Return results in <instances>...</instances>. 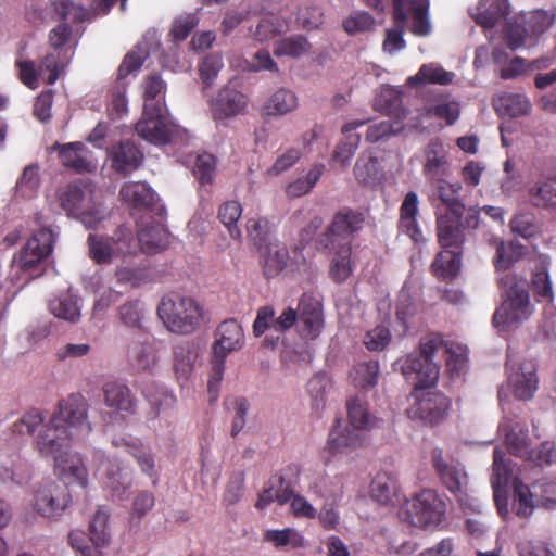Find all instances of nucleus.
Listing matches in <instances>:
<instances>
[{
  "label": "nucleus",
  "instance_id": "f257e3e1",
  "mask_svg": "<svg viewBox=\"0 0 556 556\" xmlns=\"http://www.w3.org/2000/svg\"><path fill=\"white\" fill-rule=\"evenodd\" d=\"M55 235L48 227L40 228L27 240L10 265L8 279L13 286L22 289L45 273V261L52 253Z\"/></svg>",
  "mask_w": 556,
  "mask_h": 556
},
{
  "label": "nucleus",
  "instance_id": "f03ea898",
  "mask_svg": "<svg viewBox=\"0 0 556 556\" xmlns=\"http://www.w3.org/2000/svg\"><path fill=\"white\" fill-rule=\"evenodd\" d=\"M58 200L67 216L77 218L89 229L104 219L102 204L96 200L91 186L83 180L60 189Z\"/></svg>",
  "mask_w": 556,
  "mask_h": 556
},
{
  "label": "nucleus",
  "instance_id": "7ed1b4c3",
  "mask_svg": "<svg viewBox=\"0 0 556 556\" xmlns=\"http://www.w3.org/2000/svg\"><path fill=\"white\" fill-rule=\"evenodd\" d=\"M157 314L170 332L190 334L200 327L203 308L191 296L170 293L163 296Z\"/></svg>",
  "mask_w": 556,
  "mask_h": 556
},
{
  "label": "nucleus",
  "instance_id": "20e7f679",
  "mask_svg": "<svg viewBox=\"0 0 556 556\" xmlns=\"http://www.w3.org/2000/svg\"><path fill=\"white\" fill-rule=\"evenodd\" d=\"M506 300L495 311L492 323L495 328L506 330L516 327L531 314L528 282L515 275L506 274L501 278Z\"/></svg>",
  "mask_w": 556,
  "mask_h": 556
},
{
  "label": "nucleus",
  "instance_id": "39448f33",
  "mask_svg": "<svg viewBox=\"0 0 556 556\" xmlns=\"http://www.w3.org/2000/svg\"><path fill=\"white\" fill-rule=\"evenodd\" d=\"M480 210L469 207L466 212H445L437 214V238L442 249L460 250L470 230L479 226Z\"/></svg>",
  "mask_w": 556,
  "mask_h": 556
},
{
  "label": "nucleus",
  "instance_id": "423d86ee",
  "mask_svg": "<svg viewBox=\"0 0 556 556\" xmlns=\"http://www.w3.org/2000/svg\"><path fill=\"white\" fill-rule=\"evenodd\" d=\"M444 514L445 503L430 489L422 490L406 501L400 513L403 520L418 528L440 523Z\"/></svg>",
  "mask_w": 556,
  "mask_h": 556
},
{
  "label": "nucleus",
  "instance_id": "0eeeda50",
  "mask_svg": "<svg viewBox=\"0 0 556 556\" xmlns=\"http://www.w3.org/2000/svg\"><path fill=\"white\" fill-rule=\"evenodd\" d=\"M366 216L361 210L344 206L334 213L331 222L318 236L320 249H331L340 243L351 242L365 225Z\"/></svg>",
  "mask_w": 556,
  "mask_h": 556
},
{
  "label": "nucleus",
  "instance_id": "6e6552de",
  "mask_svg": "<svg viewBox=\"0 0 556 556\" xmlns=\"http://www.w3.org/2000/svg\"><path fill=\"white\" fill-rule=\"evenodd\" d=\"M89 255L97 264H108L114 257L131 254L136 249L132 230L121 225L111 237L90 233L87 239Z\"/></svg>",
  "mask_w": 556,
  "mask_h": 556
},
{
  "label": "nucleus",
  "instance_id": "1a4fd4ad",
  "mask_svg": "<svg viewBox=\"0 0 556 556\" xmlns=\"http://www.w3.org/2000/svg\"><path fill=\"white\" fill-rule=\"evenodd\" d=\"M434 350H412L405 357L395 362L400 370L416 388L429 389L438 380L439 367L433 361Z\"/></svg>",
  "mask_w": 556,
  "mask_h": 556
},
{
  "label": "nucleus",
  "instance_id": "9d476101",
  "mask_svg": "<svg viewBox=\"0 0 556 556\" xmlns=\"http://www.w3.org/2000/svg\"><path fill=\"white\" fill-rule=\"evenodd\" d=\"M51 418L55 425H61L78 440L84 439L91 431V424L88 419V403L78 393H72L62 399Z\"/></svg>",
  "mask_w": 556,
  "mask_h": 556
},
{
  "label": "nucleus",
  "instance_id": "9b49d317",
  "mask_svg": "<svg viewBox=\"0 0 556 556\" xmlns=\"http://www.w3.org/2000/svg\"><path fill=\"white\" fill-rule=\"evenodd\" d=\"M412 404L407 414L412 419H419L427 425H437L444 419L450 401L442 393L416 388L412 394Z\"/></svg>",
  "mask_w": 556,
  "mask_h": 556
},
{
  "label": "nucleus",
  "instance_id": "f8f14e48",
  "mask_svg": "<svg viewBox=\"0 0 556 556\" xmlns=\"http://www.w3.org/2000/svg\"><path fill=\"white\" fill-rule=\"evenodd\" d=\"M431 459L441 482L462 501L467 492L469 482L465 467L459 462L452 459L439 447L432 451Z\"/></svg>",
  "mask_w": 556,
  "mask_h": 556
},
{
  "label": "nucleus",
  "instance_id": "ddd939ff",
  "mask_svg": "<svg viewBox=\"0 0 556 556\" xmlns=\"http://www.w3.org/2000/svg\"><path fill=\"white\" fill-rule=\"evenodd\" d=\"M507 365L510 369L509 386L518 400H529L538 389L536 365L531 359H521L509 353Z\"/></svg>",
  "mask_w": 556,
  "mask_h": 556
},
{
  "label": "nucleus",
  "instance_id": "4468645a",
  "mask_svg": "<svg viewBox=\"0 0 556 556\" xmlns=\"http://www.w3.org/2000/svg\"><path fill=\"white\" fill-rule=\"evenodd\" d=\"M137 134L146 141L162 146L170 141L172 126L165 121L163 109L143 106L140 121L136 124Z\"/></svg>",
  "mask_w": 556,
  "mask_h": 556
},
{
  "label": "nucleus",
  "instance_id": "2eb2a0df",
  "mask_svg": "<svg viewBox=\"0 0 556 556\" xmlns=\"http://www.w3.org/2000/svg\"><path fill=\"white\" fill-rule=\"evenodd\" d=\"M248 97L228 85L222 87L216 96L208 101L210 110L215 121H223L243 114L248 109Z\"/></svg>",
  "mask_w": 556,
  "mask_h": 556
},
{
  "label": "nucleus",
  "instance_id": "dca6fc26",
  "mask_svg": "<svg viewBox=\"0 0 556 556\" xmlns=\"http://www.w3.org/2000/svg\"><path fill=\"white\" fill-rule=\"evenodd\" d=\"M299 317L296 329L302 339L315 340L324 329L321 304L313 296L304 294L298 304Z\"/></svg>",
  "mask_w": 556,
  "mask_h": 556
},
{
  "label": "nucleus",
  "instance_id": "f3484780",
  "mask_svg": "<svg viewBox=\"0 0 556 556\" xmlns=\"http://www.w3.org/2000/svg\"><path fill=\"white\" fill-rule=\"evenodd\" d=\"M51 150L58 152L62 166L74 173H91L97 167L91 151L80 141L55 142Z\"/></svg>",
  "mask_w": 556,
  "mask_h": 556
},
{
  "label": "nucleus",
  "instance_id": "a211bd4d",
  "mask_svg": "<svg viewBox=\"0 0 556 556\" xmlns=\"http://www.w3.org/2000/svg\"><path fill=\"white\" fill-rule=\"evenodd\" d=\"M74 441L79 440L61 425H55L50 417L49 422L40 430L36 445L42 456L54 458L67 451Z\"/></svg>",
  "mask_w": 556,
  "mask_h": 556
},
{
  "label": "nucleus",
  "instance_id": "6ab92c4d",
  "mask_svg": "<svg viewBox=\"0 0 556 556\" xmlns=\"http://www.w3.org/2000/svg\"><path fill=\"white\" fill-rule=\"evenodd\" d=\"M68 503L70 497L64 485L48 483L36 491L34 508L45 517H52L64 510Z\"/></svg>",
  "mask_w": 556,
  "mask_h": 556
},
{
  "label": "nucleus",
  "instance_id": "aec40b11",
  "mask_svg": "<svg viewBox=\"0 0 556 556\" xmlns=\"http://www.w3.org/2000/svg\"><path fill=\"white\" fill-rule=\"evenodd\" d=\"M425 163L422 173L431 184L448 174L447 151L440 138H432L424 149Z\"/></svg>",
  "mask_w": 556,
  "mask_h": 556
},
{
  "label": "nucleus",
  "instance_id": "412c9836",
  "mask_svg": "<svg viewBox=\"0 0 556 556\" xmlns=\"http://www.w3.org/2000/svg\"><path fill=\"white\" fill-rule=\"evenodd\" d=\"M112 168L123 176L138 169L143 163V152L131 141H121L110 150Z\"/></svg>",
  "mask_w": 556,
  "mask_h": 556
},
{
  "label": "nucleus",
  "instance_id": "4be33fe9",
  "mask_svg": "<svg viewBox=\"0 0 556 556\" xmlns=\"http://www.w3.org/2000/svg\"><path fill=\"white\" fill-rule=\"evenodd\" d=\"M119 198L130 208L138 212L152 211L157 203L155 191L142 181L125 182L121 187Z\"/></svg>",
  "mask_w": 556,
  "mask_h": 556
},
{
  "label": "nucleus",
  "instance_id": "5701e85b",
  "mask_svg": "<svg viewBox=\"0 0 556 556\" xmlns=\"http://www.w3.org/2000/svg\"><path fill=\"white\" fill-rule=\"evenodd\" d=\"M55 473L67 484L78 483L85 486L87 483V469L78 453L70 448L52 458Z\"/></svg>",
  "mask_w": 556,
  "mask_h": 556
},
{
  "label": "nucleus",
  "instance_id": "b1692460",
  "mask_svg": "<svg viewBox=\"0 0 556 556\" xmlns=\"http://www.w3.org/2000/svg\"><path fill=\"white\" fill-rule=\"evenodd\" d=\"M513 472L508 464L504 460L503 453L498 450L494 451L493 473L491 484L493 495L498 513L504 516L507 514V488Z\"/></svg>",
  "mask_w": 556,
  "mask_h": 556
},
{
  "label": "nucleus",
  "instance_id": "393cba45",
  "mask_svg": "<svg viewBox=\"0 0 556 556\" xmlns=\"http://www.w3.org/2000/svg\"><path fill=\"white\" fill-rule=\"evenodd\" d=\"M531 204L556 211V173L541 175L528 189Z\"/></svg>",
  "mask_w": 556,
  "mask_h": 556
},
{
  "label": "nucleus",
  "instance_id": "a878e982",
  "mask_svg": "<svg viewBox=\"0 0 556 556\" xmlns=\"http://www.w3.org/2000/svg\"><path fill=\"white\" fill-rule=\"evenodd\" d=\"M138 243L147 254L156 253L169 244V232L161 222L152 223L138 230Z\"/></svg>",
  "mask_w": 556,
  "mask_h": 556
},
{
  "label": "nucleus",
  "instance_id": "bb28decb",
  "mask_svg": "<svg viewBox=\"0 0 556 556\" xmlns=\"http://www.w3.org/2000/svg\"><path fill=\"white\" fill-rule=\"evenodd\" d=\"M462 255L460 250L443 249L435 255L431 264L432 275L439 280L452 281L460 273Z\"/></svg>",
  "mask_w": 556,
  "mask_h": 556
},
{
  "label": "nucleus",
  "instance_id": "cd10ccee",
  "mask_svg": "<svg viewBox=\"0 0 556 556\" xmlns=\"http://www.w3.org/2000/svg\"><path fill=\"white\" fill-rule=\"evenodd\" d=\"M325 250L334 252L330 261L329 277L336 283L346 281L353 273L351 242L340 243L331 249Z\"/></svg>",
  "mask_w": 556,
  "mask_h": 556
},
{
  "label": "nucleus",
  "instance_id": "c85d7f7f",
  "mask_svg": "<svg viewBox=\"0 0 556 556\" xmlns=\"http://www.w3.org/2000/svg\"><path fill=\"white\" fill-rule=\"evenodd\" d=\"M401 4L404 8V13H412L413 22L409 30L418 37L428 36L431 33V24L429 21V0L413 1V0H401ZM393 12H395V0H392Z\"/></svg>",
  "mask_w": 556,
  "mask_h": 556
},
{
  "label": "nucleus",
  "instance_id": "c756f323",
  "mask_svg": "<svg viewBox=\"0 0 556 556\" xmlns=\"http://www.w3.org/2000/svg\"><path fill=\"white\" fill-rule=\"evenodd\" d=\"M361 431L346 425L342 420H337L329 433L328 446L333 453H345L351 448L361 445Z\"/></svg>",
  "mask_w": 556,
  "mask_h": 556
},
{
  "label": "nucleus",
  "instance_id": "7c9ffc66",
  "mask_svg": "<svg viewBox=\"0 0 556 556\" xmlns=\"http://www.w3.org/2000/svg\"><path fill=\"white\" fill-rule=\"evenodd\" d=\"M106 477V486L112 494L118 498L126 495L127 490L131 485V470L117 459L109 460L104 468Z\"/></svg>",
  "mask_w": 556,
  "mask_h": 556
},
{
  "label": "nucleus",
  "instance_id": "2f4dec72",
  "mask_svg": "<svg viewBox=\"0 0 556 556\" xmlns=\"http://www.w3.org/2000/svg\"><path fill=\"white\" fill-rule=\"evenodd\" d=\"M394 27L387 29L386 37L382 43L383 51L393 54L406 47L404 40L405 25L407 15L404 13V8L401 0H395V12H393Z\"/></svg>",
  "mask_w": 556,
  "mask_h": 556
},
{
  "label": "nucleus",
  "instance_id": "473e14b6",
  "mask_svg": "<svg viewBox=\"0 0 556 556\" xmlns=\"http://www.w3.org/2000/svg\"><path fill=\"white\" fill-rule=\"evenodd\" d=\"M212 348H242L245 336L242 326L235 318L222 321L214 331Z\"/></svg>",
  "mask_w": 556,
  "mask_h": 556
},
{
  "label": "nucleus",
  "instance_id": "72a5a7b5",
  "mask_svg": "<svg viewBox=\"0 0 556 556\" xmlns=\"http://www.w3.org/2000/svg\"><path fill=\"white\" fill-rule=\"evenodd\" d=\"M508 0H480L476 22L486 28H492L504 21L509 14Z\"/></svg>",
  "mask_w": 556,
  "mask_h": 556
},
{
  "label": "nucleus",
  "instance_id": "f704fd0d",
  "mask_svg": "<svg viewBox=\"0 0 556 556\" xmlns=\"http://www.w3.org/2000/svg\"><path fill=\"white\" fill-rule=\"evenodd\" d=\"M454 76L453 72H447L435 63H429L421 65L417 74L408 78V84L410 86H422L426 84L446 86L453 81Z\"/></svg>",
  "mask_w": 556,
  "mask_h": 556
},
{
  "label": "nucleus",
  "instance_id": "c9c22d12",
  "mask_svg": "<svg viewBox=\"0 0 556 556\" xmlns=\"http://www.w3.org/2000/svg\"><path fill=\"white\" fill-rule=\"evenodd\" d=\"M355 179L365 187H375L381 180L379 162L376 156L362 154L353 168Z\"/></svg>",
  "mask_w": 556,
  "mask_h": 556
},
{
  "label": "nucleus",
  "instance_id": "e433bc0d",
  "mask_svg": "<svg viewBox=\"0 0 556 556\" xmlns=\"http://www.w3.org/2000/svg\"><path fill=\"white\" fill-rule=\"evenodd\" d=\"M500 429L505 434V442L509 451L514 454L526 456L528 447V434L523 426L518 421L504 420Z\"/></svg>",
  "mask_w": 556,
  "mask_h": 556
},
{
  "label": "nucleus",
  "instance_id": "4c0bfd02",
  "mask_svg": "<svg viewBox=\"0 0 556 556\" xmlns=\"http://www.w3.org/2000/svg\"><path fill=\"white\" fill-rule=\"evenodd\" d=\"M289 251L287 247L280 244H270L266 248L263 255V271L267 278L278 276L288 265Z\"/></svg>",
  "mask_w": 556,
  "mask_h": 556
},
{
  "label": "nucleus",
  "instance_id": "58836bf2",
  "mask_svg": "<svg viewBox=\"0 0 556 556\" xmlns=\"http://www.w3.org/2000/svg\"><path fill=\"white\" fill-rule=\"evenodd\" d=\"M330 389V378L325 374H316L307 382L306 392L311 400V408L316 415L325 408L326 394Z\"/></svg>",
  "mask_w": 556,
  "mask_h": 556
},
{
  "label": "nucleus",
  "instance_id": "ea45409f",
  "mask_svg": "<svg viewBox=\"0 0 556 556\" xmlns=\"http://www.w3.org/2000/svg\"><path fill=\"white\" fill-rule=\"evenodd\" d=\"M105 404L114 412H130L132 409V399L129 390L123 384L109 382L103 388Z\"/></svg>",
  "mask_w": 556,
  "mask_h": 556
},
{
  "label": "nucleus",
  "instance_id": "a19ab883",
  "mask_svg": "<svg viewBox=\"0 0 556 556\" xmlns=\"http://www.w3.org/2000/svg\"><path fill=\"white\" fill-rule=\"evenodd\" d=\"M495 109L503 115L517 117L530 112L531 102L523 94L505 93L496 100Z\"/></svg>",
  "mask_w": 556,
  "mask_h": 556
},
{
  "label": "nucleus",
  "instance_id": "79ce46f5",
  "mask_svg": "<svg viewBox=\"0 0 556 556\" xmlns=\"http://www.w3.org/2000/svg\"><path fill=\"white\" fill-rule=\"evenodd\" d=\"M433 184L437 185L438 198L446 206V212H453V210L457 212H466L468 210L459 200V192L462 190L460 184H450L443 178L434 180Z\"/></svg>",
  "mask_w": 556,
  "mask_h": 556
},
{
  "label": "nucleus",
  "instance_id": "37998d69",
  "mask_svg": "<svg viewBox=\"0 0 556 556\" xmlns=\"http://www.w3.org/2000/svg\"><path fill=\"white\" fill-rule=\"evenodd\" d=\"M50 309L54 316L72 323L80 317L79 299L66 293L50 302Z\"/></svg>",
  "mask_w": 556,
  "mask_h": 556
},
{
  "label": "nucleus",
  "instance_id": "c03bdc74",
  "mask_svg": "<svg viewBox=\"0 0 556 556\" xmlns=\"http://www.w3.org/2000/svg\"><path fill=\"white\" fill-rule=\"evenodd\" d=\"M375 106L382 114L394 116L397 119L406 116L401 94L393 89L382 90L376 98Z\"/></svg>",
  "mask_w": 556,
  "mask_h": 556
},
{
  "label": "nucleus",
  "instance_id": "a18cd8bd",
  "mask_svg": "<svg viewBox=\"0 0 556 556\" xmlns=\"http://www.w3.org/2000/svg\"><path fill=\"white\" fill-rule=\"evenodd\" d=\"M348 417L351 427L362 431L377 424V418L368 413L365 402L359 397L348 401Z\"/></svg>",
  "mask_w": 556,
  "mask_h": 556
},
{
  "label": "nucleus",
  "instance_id": "49530a36",
  "mask_svg": "<svg viewBox=\"0 0 556 556\" xmlns=\"http://www.w3.org/2000/svg\"><path fill=\"white\" fill-rule=\"evenodd\" d=\"M311 45L304 36L295 35L275 42L274 54L276 56L300 58L307 53Z\"/></svg>",
  "mask_w": 556,
  "mask_h": 556
},
{
  "label": "nucleus",
  "instance_id": "de8ad7c7",
  "mask_svg": "<svg viewBox=\"0 0 556 556\" xmlns=\"http://www.w3.org/2000/svg\"><path fill=\"white\" fill-rule=\"evenodd\" d=\"M324 170V164H315L305 177H299L287 186V194L291 198H300L307 194L320 179Z\"/></svg>",
  "mask_w": 556,
  "mask_h": 556
},
{
  "label": "nucleus",
  "instance_id": "09e8293b",
  "mask_svg": "<svg viewBox=\"0 0 556 556\" xmlns=\"http://www.w3.org/2000/svg\"><path fill=\"white\" fill-rule=\"evenodd\" d=\"M298 105L295 94L288 89H278L267 101L264 109L268 115H285Z\"/></svg>",
  "mask_w": 556,
  "mask_h": 556
},
{
  "label": "nucleus",
  "instance_id": "8fccbe9b",
  "mask_svg": "<svg viewBox=\"0 0 556 556\" xmlns=\"http://www.w3.org/2000/svg\"><path fill=\"white\" fill-rule=\"evenodd\" d=\"M264 540L277 548H298L304 545L303 536L292 528L266 530Z\"/></svg>",
  "mask_w": 556,
  "mask_h": 556
},
{
  "label": "nucleus",
  "instance_id": "3c124183",
  "mask_svg": "<svg viewBox=\"0 0 556 556\" xmlns=\"http://www.w3.org/2000/svg\"><path fill=\"white\" fill-rule=\"evenodd\" d=\"M396 491V480L387 472L378 473L371 482V496L381 504L391 503Z\"/></svg>",
  "mask_w": 556,
  "mask_h": 556
},
{
  "label": "nucleus",
  "instance_id": "603ef678",
  "mask_svg": "<svg viewBox=\"0 0 556 556\" xmlns=\"http://www.w3.org/2000/svg\"><path fill=\"white\" fill-rule=\"evenodd\" d=\"M351 377L356 388L370 389L377 384L379 365L376 361L362 362L355 366Z\"/></svg>",
  "mask_w": 556,
  "mask_h": 556
},
{
  "label": "nucleus",
  "instance_id": "864d4df0",
  "mask_svg": "<svg viewBox=\"0 0 556 556\" xmlns=\"http://www.w3.org/2000/svg\"><path fill=\"white\" fill-rule=\"evenodd\" d=\"M242 214V206L238 201H227L219 206L218 218L223 225L228 229L229 235L233 239L241 237V230L237 223Z\"/></svg>",
  "mask_w": 556,
  "mask_h": 556
},
{
  "label": "nucleus",
  "instance_id": "5fc2aeb1",
  "mask_svg": "<svg viewBox=\"0 0 556 556\" xmlns=\"http://www.w3.org/2000/svg\"><path fill=\"white\" fill-rule=\"evenodd\" d=\"M530 35L533 37L540 36L545 33L556 21V9L547 10H535L530 12L528 15H522Z\"/></svg>",
  "mask_w": 556,
  "mask_h": 556
},
{
  "label": "nucleus",
  "instance_id": "6e6d98bb",
  "mask_svg": "<svg viewBox=\"0 0 556 556\" xmlns=\"http://www.w3.org/2000/svg\"><path fill=\"white\" fill-rule=\"evenodd\" d=\"M523 253V247L515 242L501 241L496 247L494 266L496 270H505L517 262Z\"/></svg>",
  "mask_w": 556,
  "mask_h": 556
},
{
  "label": "nucleus",
  "instance_id": "4d7b16f0",
  "mask_svg": "<svg viewBox=\"0 0 556 556\" xmlns=\"http://www.w3.org/2000/svg\"><path fill=\"white\" fill-rule=\"evenodd\" d=\"M43 415L38 409H31L25 413L22 417H20L16 421H14L9 431L12 437H25L30 435L35 429L42 424Z\"/></svg>",
  "mask_w": 556,
  "mask_h": 556
},
{
  "label": "nucleus",
  "instance_id": "13d9d810",
  "mask_svg": "<svg viewBox=\"0 0 556 556\" xmlns=\"http://www.w3.org/2000/svg\"><path fill=\"white\" fill-rule=\"evenodd\" d=\"M527 28L522 15L516 17L513 23L506 26L505 39L508 48L516 50L526 45L527 38L533 37Z\"/></svg>",
  "mask_w": 556,
  "mask_h": 556
},
{
  "label": "nucleus",
  "instance_id": "bf43d9fd",
  "mask_svg": "<svg viewBox=\"0 0 556 556\" xmlns=\"http://www.w3.org/2000/svg\"><path fill=\"white\" fill-rule=\"evenodd\" d=\"M510 229L514 233L525 239H530L540 232L535 216L528 212L516 214L510 220Z\"/></svg>",
  "mask_w": 556,
  "mask_h": 556
},
{
  "label": "nucleus",
  "instance_id": "052dcab7",
  "mask_svg": "<svg viewBox=\"0 0 556 556\" xmlns=\"http://www.w3.org/2000/svg\"><path fill=\"white\" fill-rule=\"evenodd\" d=\"M40 176L37 165H28L24 168L16 184V190L23 198H33L39 188Z\"/></svg>",
  "mask_w": 556,
  "mask_h": 556
},
{
  "label": "nucleus",
  "instance_id": "680f3d73",
  "mask_svg": "<svg viewBox=\"0 0 556 556\" xmlns=\"http://www.w3.org/2000/svg\"><path fill=\"white\" fill-rule=\"evenodd\" d=\"M223 68L222 58L217 54H208L199 63L200 78L203 84V89H208L214 85V81Z\"/></svg>",
  "mask_w": 556,
  "mask_h": 556
},
{
  "label": "nucleus",
  "instance_id": "e2e57ef3",
  "mask_svg": "<svg viewBox=\"0 0 556 556\" xmlns=\"http://www.w3.org/2000/svg\"><path fill=\"white\" fill-rule=\"evenodd\" d=\"M115 277L117 283L130 288L140 287L142 283L149 281V273L147 268L137 267H119L116 269Z\"/></svg>",
  "mask_w": 556,
  "mask_h": 556
},
{
  "label": "nucleus",
  "instance_id": "0e129e2a",
  "mask_svg": "<svg viewBox=\"0 0 556 556\" xmlns=\"http://www.w3.org/2000/svg\"><path fill=\"white\" fill-rule=\"evenodd\" d=\"M109 517L110 513L108 509L99 508L90 522V540L96 546H103L109 541V534L106 532Z\"/></svg>",
  "mask_w": 556,
  "mask_h": 556
},
{
  "label": "nucleus",
  "instance_id": "69168bd1",
  "mask_svg": "<svg viewBox=\"0 0 556 556\" xmlns=\"http://www.w3.org/2000/svg\"><path fill=\"white\" fill-rule=\"evenodd\" d=\"M165 85L159 75H150L144 81V105L163 109Z\"/></svg>",
  "mask_w": 556,
  "mask_h": 556
},
{
  "label": "nucleus",
  "instance_id": "338daca9",
  "mask_svg": "<svg viewBox=\"0 0 556 556\" xmlns=\"http://www.w3.org/2000/svg\"><path fill=\"white\" fill-rule=\"evenodd\" d=\"M426 115L445 121L451 126L459 118L460 106L456 101L440 102L427 108Z\"/></svg>",
  "mask_w": 556,
  "mask_h": 556
},
{
  "label": "nucleus",
  "instance_id": "774afa93",
  "mask_svg": "<svg viewBox=\"0 0 556 556\" xmlns=\"http://www.w3.org/2000/svg\"><path fill=\"white\" fill-rule=\"evenodd\" d=\"M247 232L249 239L258 249L266 244L270 232V223L265 217L249 218L247 222Z\"/></svg>",
  "mask_w": 556,
  "mask_h": 556
}]
</instances>
